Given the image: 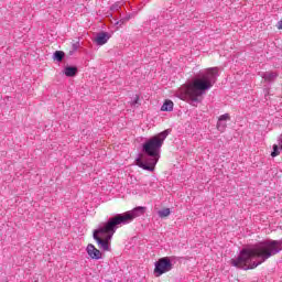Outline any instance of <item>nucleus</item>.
Wrapping results in <instances>:
<instances>
[{"instance_id": "obj_10", "label": "nucleus", "mask_w": 282, "mask_h": 282, "mask_svg": "<svg viewBox=\"0 0 282 282\" xmlns=\"http://www.w3.org/2000/svg\"><path fill=\"white\" fill-rule=\"evenodd\" d=\"M107 41H109V37L107 36H97V37H94L93 40V42L96 43V45H105Z\"/></svg>"}, {"instance_id": "obj_2", "label": "nucleus", "mask_w": 282, "mask_h": 282, "mask_svg": "<svg viewBox=\"0 0 282 282\" xmlns=\"http://www.w3.org/2000/svg\"><path fill=\"white\" fill-rule=\"evenodd\" d=\"M166 138H169V130H164L163 132L150 138L143 144V153L149 155V159L141 154L135 160V164L139 169L151 172L155 171V164L160 161V149H162V144H164Z\"/></svg>"}, {"instance_id": "obj_8", "label": "nucleus", "mask_w": 282, "mask_h": 282, "mask_svg": "<svg viewBox=\"0 0 282 282\" xmlns=\"http://www.w3.org/2000/svg\"><path fill=\"white\" fill-rule=\"evenodd\" d=\"M64 74H65V76H67L68 78H72V77L76 76V74H78V67H76V66H67V67L64 69Z\"/></svg>"}, {"instance_id": "obj_15", "label": "nucleus", "mask_w": 282, "mask_h": 282, "mask_svg": "<svg viewBox=\"0 0 282 282\" xmlns=\"http://www.w3.org/2000/svg\"><path fill=\"white\" fill-rule=\"evenodd\" d=\"M280 154H281V152L279 151V145L274 144L273 151L271 152V158H276Z\"/></svg>"}, {"instance_id": "obj_4", "label": "nucleus", "mask_w": 282, "mask_h": 282, "mask_svg": "<svg viewBox=\"0 0 282 282\" xmlns=\"http://www.w3.org/2000/svg\"><path fill=\"white\" fill-rule=\"evenodd\" d=\"M122 225H127V220L124 219L123 214H117L115 217L109 218L104 226L94 230L93 237L95 241H97L100 250H104V252H109V250H111L109 242L113 235H116V230Z\"/></svg>"}, {"instance_id": "obj_7", "label": "nucleus", "mask_w": 282, "mask_h": 282, "mask_svg": "<svg viewBox=\"0 0 282 282\" xmlns=\"http://www.w3.org/2000/svg\"><path fill=\"white\" fill-rule=\"evenodd\" d=\"M86 251L88 257H90V259H96V260L102 259V252L91 243L87 246Z\"/></svg>"}, {"instance_id": "obj_12", "label": "nucleus", "mask_w": 282, "mask_h": 282, "mask_svg": "<svg viewBox=\"0 0 282 282\" xmlns=\"http://www.w3.org/2000/svg\"><path fill=\"white\" fill-rule=\"evenodd\" d=\"M158 215H159V217H161V219H164V218L169 217V215H171V208H163V209L159 210Z\"/></svg>"}, {"instance_id": "obj_5", "label": "nucleus", "mask_w": 282, "mask_h": 282, "mask_svg": "<svg viewBox=\"0 0 282 282\" xmlns=\"http://www.w3.org/2000/svg\"><path fill=\"white\" fill-rule=\"evenodd\" d=\"M171 270H173V264L169 257L161 258L155 262L154 274L158 276H162V274H166V272H171Z\"/></svg>"}, {"instance_id": "obj_1", "label": "nucleus", "mask_w": 282, "mask_h": 282, "mask_svg": "<svg viewBox=\"0 0 282 282\" xmlns=\"http://www.w3.org/2000/svg\"><path fill=\"white\" fill-rule=\"evenodd\" d=\"M282 250V240H265L253 248H245L240 251L237 259H231L230 264L234 268H239L240 270H250L257 268L259 264H253L250 267L252 259H261V261H268L270 257L279 254Z\"/></svg>"}, {"instance_id": "obj_9", "label": "nucleus", "mask_w": 282, "mask_h": 282, "mask_svg": "<svg viewBox=\"0 0 282 282\" xmlns=\"http://www.w3.org/2000/svg\"><path fill=\"white\" fill-rule=\"evenodd\" d=\"M227 120H230V115L229 113L221 115L218 118L217 129H221V131H224V129H226V124L223 126L221 122L227 121Z\"/></svg>"}, {"instance_id": "obj_11", "label": "nucleus", "mask_w": 282, "mask_h": 282, "mask_svg": "<svg viewBox=\"0 0 282 282\" xmlns=\"http://www.w3.org/2000/svg\"><path fill=\"white\" fill-rule=\"evenodd\" d=\"M161 111H173V101L165 100V102L161 107Z\"/></svg>"}, {"instance_id": "obj_14", "label": "nucleus", "mask_w": 282, "mask_h": 282, "mask_svg": "<svg viewBox=\"0 0 282 282\" xmlns=\"http://www.w3.org/2000/svg\"><path fill=\"white\" fill-rule=\"evenodd\" d=\"M262 78H264L267 82L274 80L276 78V73H267L262 76Z\"/></svg>"}, {"instance_id": "obj_3", "label": "nucleus", "mask_w": 282, "mask_h": 282, "mask_svg": "<svg viewBox=\"0 0 282 282\" xmlns=\"http://www.w3.org/2000/svg\"><path fill=\"white\" fill-rule=\"evenodd\" d=\"M217 74H219V69L216 67L208 68L204 75L193 79L192 83L183 86L181 91V99L185 100L188 98L192 102H199V97L204 96V91L210 89L215 84V78H217Z\"/></svg>"}, {"instance_id": "obj_6", "label": "nucleus", "mask_w": 282, "mask_h": 282, "mask_svg": "<svg viewBox=\"0 0 282 282\" xmlns=\"http://www.w3.org/2000/svg\"><path fill=\"white\" fill-rule=\"evenodd\" d=\"M144 207H135L134 209L130 210V212H126L123 213V219H126V224H131V221H133V219L140 217V215H144Z\"/></svg>"}, {"instance_id": "obj_17", "label": "nucleus", "mask_w": 282, "mask_h": 282, "mask_svg": "<svg viewBox=\"0 0 282 282\" xmlns=\"http://www.w3.org/2000/svg\"><path fill=\"white\" fill-rule=\"evenodd\" d=\"M96 36H109V34L101 32V33H97Z\"/></svg>"}, {"instance_id": "obj_16", "label": "nucleus", "mask_w": 282, "mask_h": 282, "mask_svg": "<svg viewBox=\"0 0 282 282\" xmlns=\"http://www.w3.org/2000/svg\"><path fill=\"white\" fill-rule=\"evenodd\" d=\"M132 107H138L140 106V96L135 95L134 100L131 104Z\"/></svg>"}, {"instance_id": "obj_13", "label": "nucleus", "mask_w": 282, "mask_h": 282, "mask_svg": "<svg viewBox=\"0 0 282 282\" xmlns=\"http://www.w3.org/2000/svg\"><path fill=\"white\" fill-rule=\"evenodd\" d=\"M54 61H58V63H61V61H63V58H65V52L63 51H56L54 53V56H53Z\"/></svg>"}]
</instances>
